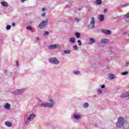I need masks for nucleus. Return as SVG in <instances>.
I'll list each match as a JSON object with an SVG mask.
<instances>
[{
	"label": "nucleus",
	"instance_id": "nucleus-1",
	"mask_svg": "<svg viewBox=\"0 0 129 129\" xmlns=\"http://www.w3.org/2000/svg\"><path fill=\"white\" fill-rule=\"evenodd\" d=\"M37 100L38 101V105L40 106V107H48L49 108H52V107L54 106V104H55V101L52 98H49L48 100V102L45 103H43V101L40 99H37Z\"/></svg>",
	"mask_w": 129,
	"mask_h": 129
},
{
	"label": "nucleus",
	"instance_id": "nucleus-2",
	"mask_svg": "<svg viewBox=\"0 0 129 129\" xmlns=\"http://www.w3.org/2000/svg\"><path fill=\"white\" fill-rule=\"evenodd\" d=\"M124 125V118L120 116L117 118L116 126L117 128H121Z\"/></svg>",
	"mask_w": 129,
	"mask_h": 129
},
{
	"label": "nucleus",
	"instance_id": "nucleus-3",
	"mask_svg": "<svg viewBox=\"0 0 129 129\" xmlns=\"http://www.w3.org/2000/svg\"><path fill=\"white\" fill-rule=\"evenodd\" d=\"M37 115L35 114H30L29 116L27 118L24 117V121L25 123L24 124L25 125H28L29 123H30V121H32V120H34L35 119V117H36Z\"/></svg>",
	"mask_w": 129,
	"mask_h": 129
},
{
	"label": "nucleus",
	"instance_id": "nucleus-4",
	"mask_svg": "<svg viewBox=\"0 0 129 129\" xmlns=\"http://www.w3.org/2000/svg\"><path fill=\"white\" fill-rule=\"evenodd\" d=\"M72 119H74V122H76V120H80L81 119V114L80 113H76L73 114L72 116Z\"/></svg>",
	"mask_w": 129,
	"mask_h": 129
},
{
	"label": "nucleus",
	"instance_id": "nucleus-5",
	"mask_svg": "<svg viewBox=\"0 0 129 129\" xmlns=\"http://www.w3.org/2000/svg\"><path fill=\"white\" fill-rule=\"evenodd\" d=\"M48 25V20L46 19L45 20H42L41 22L38 25V28L40 29L46 28Z\"/></svg>",
	"mask_w": 129,
	"mask_h": 129
},
{
	"label": "nucleus",
	"instance_id": "nucleus-6",
	"mask_svg": "<svg viewBox=\"0 0 129 129\" xmlns=\"http://www.w3.org/2000/svg\"><path fill=\"white\" fill-rule=\"evenodd\" d=\"M94 24H95V19L94 17H92L90 23L88 26V29H89V30L93 29V28H94Z\"/></svg>",
	"mask_w": 129,
	"mask_h": 129
},
{
	"label": "nucleus",
	"instance_id": "nucleus-7",
	"mask_svg": "<svg viewBox=\"0 0 129 129\" xmlns=\"http://www.w3.org/2000/svg\"><path fill=\"white\" fill-rule=\"evenodd\" d=\"M49 61L50 62V63H51V64H55V65H58L60 63V62H59V60H58V59H57L56 57L49 58Z\"/></svg>",
	"mask_w": 129,
	"mask_h": 129
},
{
	"label": "nucleus",
	"instance_id": "nucleus-8",
	"mask_svg": "<svg viewBox=\"0 0 129 129\" xmlns=\"http://www.w3.org/2000/svg\"><path fill=\"white\" fill-rule=\"evenodd\" d=\"M26 91V89H20L18 90H16L13 92V94L19 95L22 94V93H24Z\"/></svg>",
	"mask_w": 129,
	"mask_h": 129
},
{
	"label": "nucleus",
	"instance_id": "nucleus-9",
	"mask_svg": "<svg viewBox=\"0 0 129 129\" xmlns=\"http://www.w3.org/2000/svg\"><path fill=\"white\" fill-rule=\"evenodd\" d=\"M60 47V45L59 44H53L50 45L48 46L49 49H50L51 50L53 49H56L57 48H59Z\"/></svg>",
	"mask_w": 129,
	"mask_h": 129
},
{
	"label": "nucleus",
	"instance_id": "nucleus-10",
	"mask_svg": "<svg viewBox=\"0 0 129 129\" xmlns=\"http://www.w3.org/2000/svg\"><path fill=\"white\" fill-rule=\"evenodd\" d=\"M101 32L105 35H110L111 34V31L108 30H102Z\"/></svg>",
	"mask_w": 129,
	"mask_h": 129
},
{
	"label": "nucleus",
	"instance_id": "nucleus-11",
	"mask_svg": "<svg viewBox=\"0 0 129 129\" xmlns=\"http://www.w3.org/2000/svg\"><path fill=\"white\" fill-rule=\"evenodd\" d=\"M4 107L6 109H10V108H11V104L9 103H6L4 105Z\"/></svg>",
	"mask_w": 129,
	"mask_h": 129
},
{
	"label": "nucleus",
	"instance_id": "nucleus-12",
	"mask_svg": "<svg viewBox=\"0 0 129 129\" xmlns=\"http://www.w3.org/2000/svg\"><path fill=\"white\" fill-rule=\"evenodd\" d=\"M1 4L3 7H6V8H8V7H9V3H8L6 1L2 2Z\"/></svg>",
	"mask_w": 129,
	"mask_h": 129
},
{
	"label": "nucleus",
	"instance_id": "nucleus-13",
	"mask_svg": "<svg viewBox=\"0 0 129 129\" xmlns=\"http://www.w3.org/2000/svg\"><path fill=\"white\" fill-rule=\"evenodd\" d=\"M98 19L100 22H103L104 21V16L103 15H100Z\"/></svg>",
	"mask_w": 129,
	"mask_h": 129
},
{
	"label": "nucleus",
	"instance_id": "nucleus-14",
	"mask_svg": "<svg viewBox=\"0 0 129 129\" xmlns=\"http://www.w3.org/2000/svg\"><path fill=\"white\" fill-rule=\"evenodd\" d=\"M108 42V40L106 38H103L101 40V43H102V44H106Z\"/></svg>",
	"mask_w": 129,
	"mask_h": 129
},
{
	"label": "nucleus",
	"instance_id": "nucleus-15",
	"mask_svg": "<svg viewBox=\"0 0 129 129\" xmlns=\"http://www.w3.org/2000/svg\"><path fill=\"white\" fill-rule=\"evenodd\" d=\"M69 42H70V43H72L73 44H74V43H75V42H76L75 38L71 37L69 39Z\"/></svg>",
	"mask_w": 129,
	"mask_h": 129
},
{
	"label": "nucleus",
	"instance_id": "nucleus-16",
	"mask_svg": "<svg viewBox=\"0 0 129 129\" xmlns=\"http://www.w3.org/2000/svg\"><path fill=\"white\" fill-rule=\"evenodd\" d=\"M109 79H111V80H112V79H114V78H115V75H114L113 74H110L109 75Z\"/></svg>",
	"mask_w": 129,
	"mask_h": 129
},
{
	"label": "nucleus",
	"instance_id": "nucleus-17",
	"mask_svg": "<svg viewBox=\"0 0 129 129\" xmlns=\"http://www.w3.org/2000/svg\"><path fill=\"white\" fill-rule=\"evenodd\" d=\"M5 124H6L7 126H8L9 127H11V126H13V124H12V123L9 121L5 122Z\"/></svg>",
	"mask_w": 129,
	"mask_h": 129
},
{
	"label": "nucleus",
	"instance_id": "nucleus-18",
	"mask_svg": "<svg viewBox=\"0 0 129 129\" xmlns=\"http://www.w3.org/2000/svg\"><path fill=\"white\" fill-rule=\"evenodd\" d=\"M120 97L121 98H125V97H127V93H125L120 95Z\"/></svg>",
	"mask_w": 129,
	"mask_h": 129
},
{
	"label": "nucleus",
	"instance_id": "nucleus-19",
	"mask_svg": "<svg viewBox=\"0 0 129 129\" xmlns=\"http://www.w3.org/2000/svg\"><path fill=\"white\" fill-rule=\"evenodd\" d=\"M96 91H97V93H98V94H102L103 90H102L101 89H97Z\"/></svg>",
	"mask_w": 129,
	"mask_h": 129
},
{
	"label": "nucleus",
	"instance_id": "nucleus-20",
	"mask_svg": "<svg viewBox=\"0 0 129 129\" xmlns=\"http://www.w3.org/2000/svg\"><path fill=\"white\" fill-rule=\"evenodd\" d=\"M96 4H97L98 5V6H99L101 4H102V0H96Z\"/></svg>",
	"mask_w": 129,
	"mask_h": 129
},
{
	"label": "nucleus",
	"instance_id": "nucleus-21",
	"mask_svg": "<svg viewBox=\"0 0 129 129\" xmlns=\"http://www.w3.org/2000/svg\"><path fill=\"white\" fill-rule=\"evenodd\" d=\"M90 42H91V43H92V44L95 43V39L93 38H90L89 39Z\"/></svg>",
	"mask_w": 129,
	"mask_h": 129
},
{
	"label": "nucleus",
	"instance_id": "nucleus-22",
	"mask_svg": "<svg viewBox=\"0 0 129 129\" xmlns=\"http://www.w3.org/2000/svg\"><path fill=\"white\" fill-rule=\"evenodd\" d=\"M83 106L84 108H87V107H89V104H88V103H84Z\"/></svg>",
	"mask_w": 129,
	"mask_h": 129
},
{
	"label": "nucleus",
	"instance_id": "nucleus-23",
	"mask_svg": "<svg viewBox=\"0 0 129 129\" xmlns=\"http://www.w3.org/2000/svg\"><path fill=\"white\" fill-rule=\"evenodd\" d=\"M75 35L76 38H80L81 35H80V33H79V32H76L75 33Z\"/></svg>",
	"mask_w": 129,
	"mask_h": 129
},
{
	"label": "nucleus",
	"instance_id": "nucleus-24",
	"mask_svg": "<svg viewBox=\"0 0 129 129\" xmlns=\"http://www.w3.org/2000/svg\"><path fill=\"white\" fill-rule=\"evenodd\" d=\"M128 74V72H123L121 74V75L124 76V75H127Z\"/></svg>",
	"mask_w": 129,
	"mask_h": 129
},
{
	"label": "nucleus",
	"instance_id": "nucleus-25",
	"mask_svg": "<svg viewBox=\"0 0 129 129\" xmlns=\"http://www.w3.org/2000/svg\"><path fill=\"white\" fill-rule=\"evenodd\" d=\"M75 22H77V23H78V22H80L81 20L80 18L76 17L75 19Z\"/></svg>",
	"mask_w": 129,
	"mask_h": 129
},
{
	"label": "nucleus",
	"instance_id": "nucleus-26",
	"mask_svg": "<svg viewBox=\"0 0 129 129\" xmlns=\"http://www.w3.org/2000/svg\"><path fill=\"white\" fill-rule=\"evenodd\" d=\"M71 52V51L70 50H66L64 51V54H70Z\"/></svg>",
	"mask_w": 129,
	"mask_h": 129
},
{
	"label": "nucleus",
	"instance_id": "nucleus-27",
	"mask_svg": "<svg viewBox=\"0 0 129 129\" xmlns=\"http://www.w3.org/2000/svg\"><path fill=\"white\" fill-rule=\"evenodd\" d=\"M27 30H28L29 31H32V30H33V28L31 27V26H27Z\"/></svg>",
	"mask_w": 129,
	"mask_h": 129
},
{
	"label": "nucleus",
	"instance_id": "nucleus-28",
	"mask_svg": "<svg viewBox=\"0 0 129 129\" xmlns=\"http://www.w3.org/2000/svg\"><path fill=\"white\" fill-rule=\"evenodd\" d=\"M73 49L74 50H75L76 51L78 50V46H77V45H74L73 46Z\"/></svg>",
	"mask_w": 129,
	"mask_h": 129
},
{
	"label": "nucleus",
	"instance_id": "nucleus-29",
	"mask_svg": "<svg viewBox=\"0 0 129 129\" xmlns=\"http://www.w3.org/2000/svg\"><path fill=\"white\" fill-rule=\"evenodd\" d=\"M79 73H80V72L78 71H75L74 72V74H75V75H77L79 74Z\"/></svg>",
	"mask_w": 129,
	"mask_h": 129
},
{
	"label": "nucleus",
	"instance_id": "nucleus-30",
	"mask_svg": "<svg viewBox=\"0 0 129 129\" xmlns=\"http://www.w3.org/2000/svg\"><path fill=\"white\" fill-rule=\"evenodd\" d=\"M44 36H48L49 35V32L48 31H45L44 33H43Z\"/></svg>",
	"mask_w": 129,
	"mask_h": 129
},
{
	"label": "nucleus",
	"instance_id": "nucleus-31",
	"mask_svg": "<svg viewBox=\"0 0 129 129\" xmlns=\"http://www.w3.org/2000/svg\"><path fill=\"white\" fill-rule=\"evenodd\" d=\"M78 44L79 46H81V45H82V43L81 42V40H78Z\"/></svg>",
	"mask_w": 129,
	"mask_h": 129
},
{
	"label": "nucleus",
	"instance_id": "nucleus-32",
	"mask_svg": "<svg viewBox=\"0 0 129 129\" xmlns=\"http://www.w3.org/2000/svg\"><path fill=\"white\" fill-rule=\"evenodd\" d=\"M11 25H7V27H6V30H11Z\"/></svg>",
	"mask_w": 129,
	"mask_h": 129
},
{
	"label": "nucleus",
	"instance_id": "nucleus-33",
	"mask_svg": "<svg viewBox=\"0 0 129 129\" xmlns=\"http://www.w3.org/2000/svg\"><path fill=\"white\" fill-rule=\"evenodd\" d=\"M41 17H46V13H43L41 14Z\"/></svg>",
	"mask_w": 129,
	"mask_h": 129
},
{
	"label": "nucleus",
	"instance_id": "nucleus-34",
	"mask_svg": "<svg viewBox=\"0 0 129 129\" xmlns=\"http://www.w3.org/2000/svg\"><path fill=\"white\" fill-rule=\"evenodd\" d=\"M101 88L102 89H103L104 88H105V85H102V86H101Z\"/></svg>",
	"mask_w": 129,
	"mask_h": 129
},
{
	"label": "nucleus",
	"instance_id": "nucleus-35",
	"mask_svg": "<svg viewBox=\"0 0 129 129\" xmlns=\"http://www.w3.org/2000/svg\"><path fill=\"white\" fill-rule=\"evenodd\" d=\"M71 6H72V4H71L70 5H67L66 6V8H71Z\"/></svg>",
	"mask_w": 129,
	"mask_h": 129
},
{
	"label": "nucleus",
	"instance_id": "nucleus-36",
	"mask_svg": "<svg viewBox=\"0 0 129 129\" xmlns=\"http://www.w3.org/2000/svg\"><path fill=\"white\" fill-rule=\"evenodd\" d=\"M106 13H107V10L105 9V10H104V14H106Z\"/></svg>",
	"mask_w": 129,
	"mask_h": 129
},
{
	"label": "nucleus",
	"instance_id": "nucleus-37",
	"mask_svg": "<svg viewBox=\"0 0 129 129\" xmlns=\"http://www.w3.org/2000/svg\"><path fill=\"white\" fill-rule=\"evenodd\" d=\"M126 67H127L128 66H129V62H127L126 63Z\"/></svg>",
	"mask_w": 129,
	"mask_h": 129
},
{
	"label": "nucleus",
	"instance_id": "nucleus-38",
	"mask_svg": "<svg viewBox=\"0 0 129 129\" xmlns=\"http://www.w3.org/2000/svg\"><path fill=\"white\" fill-rule=\"evenodd\" d=\"M45 11H46V8H42V12H45Z\"/></svg>",
	"mask_w": 129,
	"mask_h": 129
},
{
	"label": "nucleus",
	"instance_id": "nucleus-39",
	"mask_svg": "<svg viewBox=\"0 0 129 129\" xmlns=\"http://www.w3.org/2000/svg\"><path fill=\"white\" fill-rule=\"evenodd\" d=\"M15 26H16V23H12V26H13V27H15Z\"/></svg>",
	"mask_w": 129,
	"mask_h": 129
},
{
	"label": "nucleus",
	"instance_id": "nucleus-40",
	"mask_svg": "<svg viewBox=\"0 0 129 129\" xmlns=\"http://www.w3.org/2000/svg\"><path fill=\"white\" fill-rule=\"evenodd\" d=\"M127 97L129 98V92H127Z\"/></svg>",
	"mask_w": 129,
	"mask_h": 129
},
{
	"label": "nucleus",
	"instance_id": "nucleus-41",
	"mask_svg": "<svg viewBox=\"0 0 129 129\" xmlns=\"http://www.w3.org/2000/svg\"><path fill=\"white\" fill-rule=\"evenodd\" d=\"M16 66H17V67H18V66H19V62H18V61L16 62Z\"/></svg>",
	"mask_w": 129,
	"mask_h": 129
},
{
	"label": "nucleus",
	"instance_id": "nucleus-42",
	"mask_svg": "<svg viewBox=\"0 0 129 129\" xmlns=\"http://www.w3.org/2000/svg\"><path fill=\"white\" fill-rule=\"evenodd\" d=\"M83 53H86V50L84 49V50H83Z\"/></svg>",
	"mask_w": 129,
	"mask_h": 129
},
{
	"label": "nucleus",
	"instance_id": "nucleus-43",
	"mask_svg": "<svg viewBox=\"0 0 129 129\" xmlns=\"http://www.w3.org/2000/svg\"><path fill=\"white\" fill-rule=\"evenodd\" d=\"M27 0H21V3H24V2H26Z\"/></svg>",
	"mask_w": 129,
	"mask_h": 129
},
{
	"label": "nucleus",
	"instance_id": "nucleus-44",
	"mask_svg": "<svg viewBox=\"0 0 129 129\" xmlns=\"http://www.w3.org/2000/svg\"><path fill=\"white\" fill-rule=\"evenodd\" d=\"M107 69H109V66H108V67H107Z\"/></svg>",
	"mask_w": 129,
	"mask_h": 129
},
{
	"label": "nucleus",
	"instance_id": "nucleus-45",
	"mask_svg": "<svg viewBox=\"0 0 129 129\" xmlns=\"http://www.w3.org/2000/svg\"><path fill=\"white\" fill-rule=\"evenodd\" d=\"M5 73H6V72H8V71H5Z\"/></svg>",
	"mask_w": 129,
	"mask_h": 129
},
{
	"label": "nucleus",
	"instance_id": "nucleus-46",
	"mask_svg": "<svg viewBox=\"0 0 129 129\" xmlns=\"http://www.w3.org/2000/svg\"><path fill=\"white\" fill-rule=\"evenodd\" d=\"M95 97H96V95H95Z\"/></svg>",
	"mask_w": 129,
	"mask_h": 129
},
{
	"label": "nucleus",
	"instance_id": "nucleus-47",
	"mask_svg": "<svg viewBox=\"0 0 129 129\" xmlns=\"http://www.w3.org/2000/svg\"><path fill=\"white\" fill-rule=\"evenodd\" d=\"M37 40H39V38H37Z\"/></svg>",
	"mask_w": 129,
	"mask_h": 129
}]
</instances>
